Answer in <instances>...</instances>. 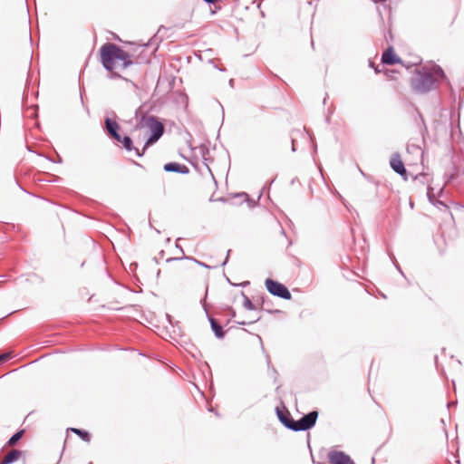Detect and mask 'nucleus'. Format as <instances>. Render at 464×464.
Returning <instances> with one entry per match:
<instances>
[{"mask_svg": "<svg viewBox=\"0 0 464 464\" xmlns=\"http://www.w3.org/2000/svg\"><path fill=\"white\" fill-rule=\"evenodd\" d=\"M446 79L442 68L437 64L416 69L410 85L414 93L425 94L436 89Z\"/></svg>", "mask_w": 464, "mask_h": 464, "instance_id": "obj_1", "label": "nucleus"}, {"mask_svg": "<svg viewBox=\"0 0 464 464\" xmlns=\"http://www.w3.org/2000/svg\"><path fill=\"white\" fill-rule=\"evenodd\" d=\"M101 62L108 72H113L116 68L124 70L133 64V61L128 52L121 46L106 43L100 48Z\"/></svg>", "mask_w": 464, "mask_h": 464, "instance_id": "obj_2", "label": "nucleus"}, {"mask_svg": "<svg viewBox=\"0 0 464 464\" xmlns=\"http://www.w3.org/2000/svg\"><path fill=\"white\" fill-rule=\"evenodd\" d=\"M140 123L143 125V126H147L150 128V136L148 138V140H146L145 144H144V150H147L150 145H152L153 143H155L156 141H158L160 140V138L163 135L164 133V125L162 122H160L157 117L155 116H146V115H143L141 117V121H140Z\"/></svg>", "mask_w": 464, "mask_h": 464, "instance_id": "obj_3", "label": "nucleus"}, {"mask_svg": "<svg viewBox=\"0 0 464 464\" xmlns=\"http://www.w3.org/2000/svg\"><path fill=\"white\" fill-rule=\"evenodd\" d=\"M265 285L267 291L272 295L280 297L285 300H290L292 298V295L288 288L278 281L267 278L265 282Z\"/></svg>", "mask_w": 464, "mask_h": 464, "instance_id": "obj_4", "label": "nucleus"}, {"mask_svg": "<svg viewBox=\"0 0 464 464\" xmlns=\"http://www.w3.org/2000/svg\"><path fill=\"white\" fill-rule=\"evenodd\" d=\"M317 418L318 412L312 411L301 417L298 420H294L293 431H304L312 429L315 425Z\"/></svg>", "mask_w": 464, "mask_h": 464, "instance_id": "obj_5", "label": "nucleus"}, {"mask_svg": "<svg viewBox=\"0 0 464 464\" xmlns=\"http://www.w3.org/2000/svg\"><path fill=\"white\" fill-rule=\"evenodd\" d=\"M330 464H354L351 457L343 451L333 450L328 454Z\"/></svg>", "mask_w": 464, "mask_h": 464, "instance_id": "obj_6", "label": "nucleus"}, {"mask_svg": "<svg viewBox=\"0 0 464 464\" xmlns=\"http://www.w3.org/2000/svg\"><path fill=\"white\" fill-rule=\"evenodd\" d=\"M104 127H105L108 136L111 139L114 140L115 141L121 140V135L119 133L121 126L119 125L118 122H116L114 120L107 117L104 120Z\"/></svg>", "mask_w": 464, "mask_h": 464, "instance_id": "obj_7", "label": "nucleus"}, {"mask_svg": "<svg viewBox=\"0 0 464 464\" xmlns=\"http://www.w3.org/2000/svg\"><path fill=\"white\" fill-rule=\"evenodd\" d=\"M390 166L394 172L401 175L406 179V169L405 166L401 159V156L399 153H394L390 160Z\"/></svg>", "mask_w": 464, "mask_h": 464, "instance_id": "obj_8", "label": "nucleus"}, {"mask_svg": "<svg viewBox=\"0 0 464 464\" xmlns=\"http://www.w3.org/2000/svg\"><path fill=\"white\" fill-rule=\"evenodd\" d=\"M119 143H121V148L125 149L128 152H134L136 156L141 157L143 156L146 150L144 148L142 150H140L137 147L133 145V141L129 136H121L120 140H116Z\"/></svg>", "mask_w": 464, "mask_h": 464, "instance_id": "obj_9", "label": "nucleus"}, {"mask_svg": "<svg viewBox=\"0 0 464 464\" xmlns=\"http://www.w3.org/2000/svg\"><path fill=\"white\" fill-rule=\"evenodd\" d=\"M382 63L383 64L393 65L401 63V60L396 55L392 46L386 49L382 55Z\"/></svg>", "mask_w": 464, "mask_h": 464, "instance_id": "obj_10", "label": "nucleus"}, {"mask_svg": "<svg viewBox=\"0 0 464 464\" xmlns=\"http://www.w3.org/2000/svg\"><path fill=\"white\" fill-rule=\"evenodd\" d=\"M276 414L280 420V422L287 429L293 430L294 429V419L292 418L290 412L287 410L281 411L279 408H276Z\"/></svg>", "mask_w": 464, "mask_h": 464, "instance_id": "obj_11", "label": "nucleus"}, {"mask_svg": "<svg viewBox=\"0 0 464 464\" xmlns=\"http://www.w3.org/2000/svg\"><path fill=\"white\" fill-rule=\"evenodd\" d=\"M163 169L166 172H176L184 175L189 173V169L186 165L178 162H168L163 166Z\"/></svg>", "mask_w": 464, "mask_h": 464, "instance_id": "obj_12", "label": "nucleus"}, {"mask_svg": "<svg viewBox=\"0 0 464 464\" xmlns=\"http://www.w3.org/2000/svg\"><path fill=\"white\" fill-rule=\"evenodd\" d=\"M207 316L209 321L210 327L215 334V336L218 339H222L226 334L225 331L223 330L222 326L218 324V322L215 318H213L208 314H207Z\"/></svg>", "mask_w": 464, "mask_h": 464, "instance_id": "obj_13", "label": "nucleus"}, {"mask_svg": "<svg viewBox=\"0 0 464 464\" xmlns=\"http://www.w3.org/2000/svg\"><path fill=\"white\" fill-rule=\"evenodd\" d=\"M22 455V451L19 450H12L9 451L2 460H0V464H12L15 462Z\"/></svg>", "mask_w": 464, "mask_h": 464, "instance_id": "obj_14", "label": "nucleus"}, {"mask_svg": "<svg viewBox=\"0 0 464 464\" xmlns=\"http://www.w3.org/2000/svg\"><path fill=\"white\" fill-rule=\"evenodd\" d=\"M24 430H20L18 431H16L14 434H13L11 436V438L8 440L6 445L8 447H13L20 440L21 438L24 436Z\"/></svg>", "mask_w": 464, "mask_h": 464, "instance_id": "obj_15", "label": "nucleus"}, {"mask_svg": "<svg viewBox=\"0 0 464 464\" xmlns=\"http://www.w3.org/2000/svg\"><path fill=\"white\" fill-rule=\"evenodd\" d=\"M71 430L77 434L82 440L90 441L91 435L88 431L77 428H71Z\"/></svg>", "mask_w": 464, "mask_h": 464, "instance_id": "obj_16", "label": "nucleus"}, {"mask_svg": "<svg viewBox=\"0 0 464 464\" xmlns=\"http://www.w3.org/2000/svg\"><path fill=\"white\" fill-rule=\"evenodd\" d=\"M180 239H181L180 237L177 238L176 247L178 249H179V251L182 254V256H179V257H169V258L167 259L168 263L172 262V261H179V260H183V259H188V260L189 259V256H185L184 250H183L182 246L178 244V241H179Z\"/></svg>", "mask_w": 464, "mask_h": 464, "instance_id": "obj_17", "label": "nucleus"}, {"mask_svg": "<svg viewBox=\"0 0 464 464\" xmlns=\"http://www.w3.org/2000/svg\"><path fill=\"white\" fill-rule=\"evenodd\" d=\"M427 195H428L429 201L431 204H433L434 206H436L438 208H440V206L446 207V205L442 201L435 199L434 195L431 192V188H428Z\"/></svg>", "mask_w": 464, "mask_h": 464, "instance_id": "obj_18", "label": "nucleus"}, {"mask_svg": "<svg viewBox=\"0 0 464 464\" xmlns=\"http://www.w3.org/2000/svg\"><path fill=\"white\" fill-rule=\"evenodd\" d=\"M242 295L244 297L243 306L247 310H255L256 306L252 303V301L242 292Z\"/></svg>", "mask_w": 464, "mask_h": 464, "instance_id": "obj_19", "label": "nucleus"}, {"mask_svg": "<svg viewBox=\"0 0 464 464\" xmlns=\"http://www.w3.org/2000/svg\"><path fill=\"white\" fill-rule=\"evenodd\" d=\"M262 309H264V310H266V312H269V313H273L274 312L269 307V302L266 301L265 298H263V301H262ZM275 312L278 313L279 311L276 310Z\"/></svg>", "mask_w": 464, "mask_h": 464, "instance_id": "obj_20", "label": "nucleus"}, {"mask_svg": "<svg viewBox=\"0 0 464 464\" xmlns=\"http://www.w3.org/2000/svg\"><path fill=\"white\" fill-rule=\"evenodd\" d=\"M10 358V354L5 353L0 354V363L6 362Z\"/></svg>", "mask_w": 464, "mask_h": 464, "instance_id": "obj_21", "label": "nucleus"}, {"mask_svg": "<svg viewBox=\"0 0 464 464\" xmlns=\"http://www.w3.org/2000/svg\"><path fill=\"white\" fill-rule=\"evenodd\" d=\"M188 260H192V261H194L195 263H197L198 265H199V266H203V267L210 268V266H208L207 264H205V263H203V262H201V261H198V260H197V259H195V258H193V257H189V259H188Z\"/></svg>", "mask_w": 464, "mask_h": 464, "instance_id": "obj_22", "label": "nucleus"}, {"mask_svg": "<svg viewBox=\"0 0 464 464\" xmlns=\"http://www.w3.org/2000/svg\"><path fill=\"white\" fill-rule=\"evenodd\" d=\"M231 250H227V257L226 259L224 260V262L222 263V266H225L227 261H228V256H229V254H230Z\"/></svg>", "mask_w": 464, "mask_h": 464, "instance_id": "obj_23", "label": "nucleus"}, {"mask_svg": "<svg viewBox=\"0 0 464 464\" xmlns=\"http://www.w3.org/2000/svg\"><path fill=\"white\" fill-rule=\"evenodd\" d=\"M111 78H121V76L117 72H112Z\"/></svg>", "mask_w": 464, "mask_h": 464, "instance_id": "obj_24", "label": "nucleus"}, {"mask_svg": "<svg viewBox=\"0 0 464 464\" xmlns=\"http://www.w3.org/2000/svg\"><path fill=\"white\" fill-rule=\"evenodd\" d=\"M420 62L421 60L418 58L411 65H418L420 63Z\"/></svg>", "mask_w": 464, "mask_h": 464, "instance_id": "obj_25", "label": "nucleus"}, {"mask_svg": "<svg viewBox=\"0 0 464 464\" xmlns=\"http://www.w3.org/2000/svg\"><path fill=\"white\" fill-rule=\"evenodd\" d=\"M292 150L295 151V140H292Z\"/></svg>", "mask_w": 464, "mask_h": 464, "instance_id": "obj_26", "label": "nucleus"}, {"mask_svg": "<svg viewBox=\"0 0 464 464\" xmlns=\"http://www.w3.org/2000/svg\"><path fill=\"white\" fill-rule=\"evenodd\" d=\"M237 196H240V197H243V196H244V197H247V194H246V193H245V192H243V193L238 194Z\"/></svg>", "mask_w": 464, "mask_h": 464, "instance_id": "obj_27", "label": "nucleus"}, {"mask_svg": "<svg viewBox=\"0 0 464 464\" xmlns=\"http://www.w3.org/2000/svg\"><path fill=\"white\" fill-rule=\"evenodd\" d=\"M134 165L138 166V167H142L140 163L136 162V161H132Z\"/></svg>", "mask_w": 464, "mask_h": 464, "instance_id": "obj_28", "label": "nucleus"}, {"mask_svg": "<svg viewBox=\"0 0 464 464\" xmlns=\"http://www.w3.org/2000/svg\"><path fill=\"white\" fill-rule=\"evenodd\" d=\"M248 284H249V282H248V281H246V282L241 283V285L245 286V285H248Z\"/></svg>", "mask_w": 464, "mask_h": 464, "instance_id": "obj_29", "label": "nucleus"}, {"mask_svg": "<svg viewBox=\"0 0 464 464\" xmlns=\"http://www.w3.org/2000/svg\"><path fill=\"white\" fill-rule=\"evenodd\" d=\"M372 1L375 3H378V2H385L386 0H372Z\"/></svg>", "mask_w": 464, "mask_h": 464, "instance_id": "obj_30", "label": "nucleus"}, {"mask_svg": "<svg viewBox=\"0 0 464 464\" xmlns=\"http://www.w3.org/2000/svg\"><path fill=\"white\" fill-rule=\"evenodd\" d=\"M150 44V43H148L146 44H143V47H148Z\"/></svg>", "mask_w": 464, "mask_h": 464, "instance_id": "obj_31", "label": "nucleus"}, {"mask_svg": "<svg viewBox=\"0 0 464 464\" xmlns=\"http://www.w3.org/2000/svg\"><path fill=\"white\" fill-rule=\"evenodd\" d=\"M89 464H92V462H90Z\"/></svg>", "mask_w": 464, "mask_h": 464, "instance_id": "obj_32", "label": "nucleus"}]
</instances>
